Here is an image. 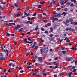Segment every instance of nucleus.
<instances>
[{"label": "nucleus", "instance_id": "51", "mask_svg": "<svg viewBox=\"0 0 77 77\" xmlns=\"http://www.w3.org/2000/svg\"><path fill=\"white\" fill-rule=\"evenodd\" d=\"M58 59V57H56L55 59V60H57Z\"/></svg>", "mask_w": 77, "mask_h": 77}, {"label": "nucleus", "instance_id": "52", "mask_svg": "<svg viewBox=\"0 0 77 77\" xmlns=\"http://www.w3.org/2000/svg\"><path fill=\"white\" fill-rule=\"evenodd\" d=\"M75 66H73L72 67V69H75Z\"/></svg>", "mask_w": 77, "mask_h": 77}, {"label": "nucleus", "instance_id": "38", "mask_svg": "<svg viewBox=\"0 0 77 77\" xmlns=\"http://www.w3.org/2000/svg\"><path fill=\"white\" fill-rule=\"evenodd\" d=\"M7 36H10V34L8 33H7L6 34Z\"/></svg>", "mask_w": 77, "mask_h": 77}, {"label": "nucleus", "instance_id": "33", "mask_svg": "<svg viewBox=\"0 0 77 77\" xmlns=\"http://www.w3.org/2000/svg\"><path fill=\"white\" fill-rule=\"evenodd\" d=\"M43 75H45H45H46V73H45L44 72H43L42 73Z\"/></svg>", "mask_w": 77, "mask_h": 77}, {"label": "nucleus", "instance_id": "4", "mask_svg": "<svg viewBox=\"0 0 77 77\" xmlns=\"http://www.w3.org/2000/svg\"><path fill=\"white\" fill-rule=\"evenodd\" d=\"M53 64L55 66H56L55 67L53 66V68H58V66L57 65V64H56V62H54L53 63Z\"/></svg>", "mask_w": 77, "mask_h": 77}, {"label": "nucleus", "instance_id": "11", "mask_svg": "<svg viewBox=\"0 0 77 77\" xmlns=\"http://www.w3.org/2000/svg\"><path fill=\"white\" fill-rule=\"evenodd\" d=\"M50 23H49L48 24H47L46 25H45V27H48V26H50L51 25Z\"/></svg>", "mask_w": 77, "mask_h": 77}, {"label": "nucleus", "instance_id": "1", "mask_svg": "<svg viewBox=\"0 0 77 77\" xmlns=\"http://www.w3.org/2000/svg\"><path fill=\"white\" fill-rule=\"evenodd\" d=\"M0 54H1L0 55V59H1V60H4L5 59V57H3L4 54L2 53H1Z\"/></svg>", "mask_w": 77, "mask_h": 77}, {"label": "nucleus", "instance_id": "37", "mask_svg": "<svg viewBox=\"0 0 77 77\" xmlns=\"http://www.w3.org/2000/svg\"><path fill=\"white\" fill-rule=\"evenodd\" d=\"M16 17H19L20 16V14H16Z\"/></svg>", "mask_w": 77, "mask_h": 77}, {"label": "nucleus", "instance_id": "63", "mask_svg": "<svg viewBox=\"0 0 77 77\" xmlns=\"http://www.w3.org/2000/svg\"><path fill=\"white\" fill-rule=\"evenodd\" d=\"M40 51H41V53H42V49H40Z\"/></svg>", "mask_w": 77, "mask_h": 77}, {"label": "nucleus", "instance_id": "20", "mask_svg": "<svg viewBox=\"0 0 77 77\" xmlns=\"http://www.w3.org/2000/svg\"><path fill=\"white\" fill-rule=\"evenodd\" d=\"M38 48H39L38 45L35 46V50H36L37 49H38Z\"/></svg>", "mask_w": 77, "mask_h": 77}, {"label": "nucleus", "instance_id": "24", "mask_svg": "<svg viewBox=\"0 0 77 77\" xmlns=\"http://www.w3.org/2000/svg\"><path fill=\"white\" fill-rule=\"evenodd\" d=\"M29 9H30L29 6L26 7V10H29Z\"/></svg>", "mask_w": 77, "mask_h": 77}, {"label": "nucleus", "instance_id": "8", "mask_svg": "<svg viewBox=\"0 0 77 77\" xmlns=\"http://www.w3.org/2000/svg\"><path fill=\"white\" fill-rule=\"evenodd\" d=\"M70 49L71 50H77V48L75 47H73L72 48H70Z\"/></svg>", "mask_w": 77, "mask_h": 77}, {"label": "nucleus", "instance_id": "14", "mask_svg": "<svg viewBox=\"0 0 77 77\" xmlns=\"http://www.w3.org/2000/svg\"><path fill=\"white\" fill-rule=\"evenodd\" d=\"M54 38H51V37L49 38V40H50V41H53V40H54Z\"/></svg>", "mask_w": 77, "mask_h": 77}, {"label": "nucleus", "instance_id": "19", "mask_svg": "<svg viewBox=\"0 0 77 77\" xmlns=\"http://www.w3.org/2000/svg\"><path fill=\"white\" fill-rule=\"evenodd\" d=\"M17 26L18 27V28H20L21 27V26L20 25H17Z\"/></svg>", "mask_w": 77, "mask_h": 77}, {"label": "nucleus", "instance_id": "2", "mask_svg": "<svg viewBox=\"0 0 77 77\" xmlns=\"http://www.w3.org/2000/svg\"><path fill=\"white\" fill-rule=\"evenodd\" d=\"M62 15V14L60 13H56L55 14V17H60Z\"/></svg>", "mask_w": 77, "mask_h": 77}, {"label": "nucleus", "instance_id": "12", "mask_svg": "<svg viewBox=\"0 0 77 77\" xmlns=\"http://www.w3.org/2000/svg\"><path fill=\"white\" fill-rule=\"evenodd\" d=\"M70 4H71L70 2H68L66 3V5L67 6H69V5H70Z\"/></svg>", "mask_w": 77, "mask_h": 77}, {"label": "nucleus", "instance_id": "29", "mask_svg": "<svg viewBox=\"0 0 77 77\" xmlns=\"http://www.w3.org/2000/svg\"><path fill=\"white\" fill-rule=\"evenodd\" d=\"M66 52V51H62V53H63V54H65Z\"/></svg>", "mask_w": 77, "mask_h": 77}, {"label": "nucleus", "instance_id": "47", "mask_svg": "<svg viewBox=\"0 0 77 77\" xmlns=\"http://www.w3.org/2000/svg\"><path fill=\"white\" fill-rule=\"evenodd\" d=\"M74 25H75H75H77V22H74Z\"/></svg>", "mask_w": 77, "mask_h": 77}, {"label": "nucleus", "instance_id": "41", "mask_svg": "<svg viewBox=\"0 0 77 77\" xmlns=\"http://www.w3.org/2000/svg\"><path fill=\"white\" fill-rule=\"evenodd\" d=\"M12 26V23H9L8 24V26Z\"/></svg>", "mask_w": 77, "mask_h": 77}, {"label": "nucleus", "instance_id": "60", "mask_svg": "<svg viewBox=\"0 0 77 77\" xmlns=\"http://www.w3.org/2000/svg\"><path fill=\"white\" fill-rule=\"evenodd\" d=\"M71 24H74V23L72 22L71 23Z\"/></svg>", "mask_w": 77, "mask_h": 77}, {"label": "nucleus", "instance_id": "55", "mask_svg": "<svg viewBox=\"0 0 77 77\" xmlns=\"http://www.w3.org/2000/svg\"><path fill=\"white\" fill-rule=\"evenodd\" d=\"M70 6H74V4H73V3L71 4L70 5Z\"/></svg>", "mask_w": 77, "mask_h": 77}, {"label": "nucleus", "instance_id": "30", "mask_svg": "<svg viewBox=\"0 0 77 77\" xmlns=\"http://www.w3.org/2000/svg\"><path fill=\"white\" fill-rule=\"evenodd\" d=\"M53 31V30L52 29V28H50V31H49V32H52Z\"/></svg>", "mask_w": 77, "mask_h": 77}, {"label": "nucleus", "instance_id": "7", "mask_svg": "<svg viewBox=\"0 0 77 77\" xmlns=\"http://www.w3.org/2000/svg\"><path fill=\"white\" fill-rule=\"evenodd\" d=\"M57 20H58V18H55L52 20V22L54 23V21H57Z\"/></svg>", "mask_w": 77, "mask_h": 77}, {"label": "nucleus", "instance_id": "64", "mask_svg": "<svg viewBox=\"0 0 77 77\" xmlns=\"http://www.w3.org/2000/svg\"><path fill=\"white\" fill-rule=\"evenodd\" d=\"M77 61L75 62V65H77Z\"/></svg>", "mask_w": 77, "mask_h": 77}, {"label": "nucleus", "instance_id": "49", "mask_svg": "<svg viewBox=\"0 0 77 77\" xmlns=\"http://www.w3.org/2000/svg\"><path fill=\"white\" fill-rule=\"evenodd\" d=\"M30 23V21H28L26 22V24H28V23Z\"/></svg>", "mask_w": 77, "mask_h": 77}, {"label": "nucleus", "instance_id": "26", "mask_svg": "<svg viewBox=\"0 0 77 77\" xmlns=\"http://www.w3.org/2000/svg\"><path fill=\"white\" fill-rule=\"evenodd\" d=\"M29 54H30V52H28L27 53H26L25 54L26 56H28Z\"/></svg>", "mask_w": 77, "mask_h": 77}, {"label": "nucleus", "instance_id": "61", "mask_svg": "<svg viewBox=\"0 0 77 77\" xmlns=\"http://www.w3.org/2000/svg\"><path fill=\"white\" fill-rule=\"evenodd\" d=\"M48 33V31H46L45 32V33Z\"/></svg>", "mask_w": 77, "mask_h": 77}, {"label": "nucleus", "instance_id": "3", "mask_svg": "<svg viewBox=\"0 0 77 77\" xmlns=\"http://www.w3.org/2000/svg\"><path fill=\"white\" fill-rule=\"evenodd\" d=\"M43 51L45 53H46L47 51H48V48L47 47H46L44 48L43 50Z\"/></svg>", "mask_w": 77, "mask_h": 77}, {"label": "nucleus", "instance_id": "28", "mask_svg": "<svg viewBox=\"0 0 77 77\" xmlns=\"http://www.w3.org/2000/svg\"><path fill=\"white\" fill-rule=\"evenodd\" d=\"M71 74H72V72H70L68 74V75H71Z\"/></svg>", "mask_w": 77, "mask_h": 77}, {"label": "nucleus", "instance_id": "59", "mask_svg": "<svg viewBox=\"0 0 77 77\" xmlns=\"http://www.w3.org/2000/svg\"><path fill=\"white\" fill-rule=\"evenodd\" d=\"M75 71H76V69H75L72 71V72H75Z\"/></svg>", "mask_w": 77, "mask_h": 77}, {"label": "nucleus", "instance_id": "57", "mask_svg": "<svg viewBox=\"0 0 77 77\" xmlns=\"http://www.w3.org/2000/svg\"><path fill=\"white\" fill-rule=\"evenodd\" d=\"M14 44H15V45H16V42L14 41Z\"/></svg>", "mask_w": 77, "mask_h": 77}, {"label": "nucleus", "instance_id": "21", "mask_svg": "<svg viewBox=\"0 0 77 77\" xmlns=\"http://www.w3.org/2000/svg\"><path fill=\"white\" fill-rule=\"evenodd\" d=\"M54 17H50V20H54Z\"/></svg>", "mask_w": 77, "mask_h": 77}, {"label": "nucleus", "instance_id": "45", "mask_svg": "<svg viewBox=\"0 0 77 77\" xmlns=\"http://www.w3.org/2000/svg\"><path fill=\"white\" fill-rule=\"evenodd\" d=\"M53 36V34H50V35H49V36L50 37H52V36Z\"/></svg>", "mask_w": 77, "mask_h": 77}, {"label": "nucleus", "instance_id": "6", "mask_svg": "<svg viewBox=\"0 0 77 77\" xmlns=\"http://www.w3.org/2000/svg\"><path fill=\"white\" fill-rule=\"evenodd\" d=\"M27 38H26L25 39V41L26 43H28V44H32V42H28L27 41Z\"/></svg>", "mask_w": 77, "mask_h": 77}, {"label": "nucleus", "instance_id": "36", "mask_svg": "<svg viewBox=\"0 0 77 77\" xmlns=\"http://www.w3.org/2000/svg\"><path fill=\"white\" fill-rule=\"evenodd\" d=\"M51 59H48L46 60V62H47L48 61H51Z\"/></svg>", "mask_w": 77, "mask_h": 77}, {"label": "nucleus", "instance_id": "58", "mask_svg": "<svg viewBox=\"0 0 77 77\" xmlns=\"http://www.w3.org/2000/svg\"><path fill=\"white\" fill-rule=\"evenodd\" d=\"M69 28H67L66 29V30L67 31H68V30H69Z\"/></svg>", "mask_w": 77, "mask_h": 77}, {"label": "nucleus", "instance_id": "56", "mask_svg": "<svg viewBox=\"0 0 77 77\" xmlns=\"http://www.w3.org/2000/svg\"><path fill=\"white\" fill-rule=\"evenodd\" d=\"M66 41H67V42H69V39H68L67 38V39Z\"/></svg>", "mask_w": 77, "mask_h": 77}, {"label": "nucleus", "instance_id": "35", "mask_svg": "<svg viewBox=\"0 0 77 77\" xmlns=\"http://www.w3.org/2000/svg\"><path fill=\"white\" fill-rule=\"evenodd\" d=\"M14 28L16 30H18V28L17 26L15 27Z\"/></svg>", "mask_w": 77, "mask_h": 77}, {"label": "nucleus", "instance_id": "44", "mask_svg": "<svg viewBox=\"0 0 77 77\" xmlns=\"http://www.w3.org/2000/svg\"><path fill=\"white\" fill-rule=\"evenodd\" d=\"M50 68H53V69H55L54 68H53V67L52 66H49Z\"/></svg>", "mask_w": 77, "mask_h": 77}, {"label": "nucleus", "instance_id": "10", "mask_svg": "<svg viewBox=\"0 0 77 77\" xmlns=\"http://www.w3.org/2000/svg\"><path fill=\"white\" fill-rule=\"evenodd\" d=\"M25 15L26 16H30V14L29 13L27 14L26 12H24Z\"/></svg>", "mask_w": 77, "mask_h": 77}, {"label": "nucleus", "instance_id": "43", "mask_svg": "<svg viewBox=\"0 0 77 77\" xmlns=\"http://www.w3.org/2000/svg\"><path fill=\"white\" fill-rule=\"evenodd\" d=\"M70 30L71 31H73L74 30V29L72 28L70 29Z\"/></svg>", "mask_w": 77, "mask_h": 77}, {"label": "nucleus", "instance_id": "31", "mask_svg": "<svg viewBox=\"0 0 77 77\" xmlns=\"http://www.w3.org/2000/svg\"><path fill=\"white\" fill-rule=\"evenodd\" d=\"M1 4H2V5H4V4H5L6 3V2H1Z\"/></svg>", "mask_w": 77, "mask_h": 77}, {"label": "nucleus", "instance_id": "42", "mask_svg": "<svg viewBox=\"0 0 77 77\" xmlns=\"http://www.w3.org/2000/svg\"><path fill=\"white\" fill-rule=\"evenodd\" d=\"M52 2L54 4H55L56 3V1H54V0H53Z\"/></svg>", "mask_w": 77, "mask_h": 77}, {"label": "nucleus", "instance_id": "17", "mask_svg": "<svg viewBox=\"0 0 77 77\" xmlns=\"http://www.w3.org/2000/svg\"><path fill=\"white\" fill-rule=\"evenodd\" d=\"M72 2H74L75 4L76 3V0H71Z\"/></svg>", "mask_w": 77, "mask_h": 77}, {"label": "nucleus", "instance_id": "34", "mask_svg": "<svg viewBox=\"0 0 77 77\" xmlns=\"http://www.w3.org/2000/svg\"><path fill=\"white\" fill-rule=\"evenodd\" d=\"M35 65L36 66H38L39 65V64L38 63H35Z\"/></svg>", "mask_w": 77, "mask_h": 77}, {"label": "nucleus", "instance_id": "13", "mask_svg": "<svg viewBox=\"0 0 77 77\" xmlns=\"http://www.w3.org/2000/svg\"><path fill=\"white\" fill-rule=\"evenodd\" d=\"M42 57H39L38 58V60L40 61V62H41V61H42Z\"/></svg>", "mask_w": 77, "mask_h": 77}, {"label": "nucleus", "instance_id": "9", "mask_svg": "<svg viewBox=\"0 0 77 77\" xmlns=\"http://www.w3.org/2000/svg\"><path fill=\"white\" fill-rule=\"evenodd\" d=\"M36 44V42H34V44H33V46L32 47V48H33V47H35Z\"/></svg>", "mask_w": 77, "mask_h": 77}, {"label": "nucleus", "instance_id": "48", "mask_svg": "<svg viewBox=\"0 0 77 77\" xmlns=\"http://www.w3.org/2000/svg\"><path fill=\"white\" fill-rule=\"evenodd\" d=\"M38 27H37L35 28V30H38Z\"/></svg>", "mask_w": 77, "mask_h": 77}, {"label": "nucleus", "instance_id": "46", "mask_svg": "<svg viewBox=\"0 0 77 77\" xmlns=\"http://www.w3.org/2000/svg\"><path fill=\"white\" fill-rule=\"evenodd\" d=\"M20 73H23L24 72V71L22 70L20 71Z\"/></svg>", "mask_w": 77, "mask_h": 77}, {"label": "nucleus", "instance_id": "32", "mask_svg": "<svg viewBox=\"0 0 77 77\" xmlns=\"http://www.w3.org/2000/svg\"><path fill=\"white\" fill-rule=\"evenodd\" d=\"M61 8H58L57 9V11H60Z\"/></svg>", "mask_w": 77, "mask_h": 77}, {"label": "nucleus", "instance_id": "39", "mask_svg": "<svg viewBox=\"0 0 77 77\" xmlns=\"http://www.w3.org/2000/svg\"><path fill=\"white\" fill-rule=\"evenodd\" d=\"M62 50H65V49H66V48L65 47H62Z\"/></svg>", "mask_w": 77, "mask_h": 77}, {"label": "nucleus", "instance_id": "22", "mask_svg": "<svg viewBox=\"0 0 77 77\" xmlns=\"http://www.w3.org/2000/svg\"><path fill=\"white\" fill-rule=\"evenodd\" d=\"M61 15H64V16H65L66 15V13L65 12H63Z\"/></svg>", "mask_w": 77, "mask_h": 77}, {"label": "nucleus", "instance_id": "25", "mask_svg": "<svg viewBox=\"0 0 77 77\" xmlns=\"http://www.w3.org/2000/svg\"><path fill=\"white\" fill-rule=\"evenodd\" d=\"M69 21L70 22H72V21H73V19H69Z\"/></svg>", "mask_w": 77, "mask_h": 77}, {"label": "nucleus", "instance_id": "53", "mask_svg": "<svg viewBox=\"0 0 77 77\" xmlns=\"http://www.w3.org/2000/svg\"><path fill=\"white\" fill-rule=\"evenodd\" d=\"M66 23H69V21L68 20H67L66 22Z\"/></svg>", "mask_w": 77, "mask_h": 77}, {"label": "nucleus", "instance_id": "18", "mask_svg": "<svg viewBox=\"0 0 77 77\" xmlns=\"http://www.w3.org/2000/svg\"><path fill=\"white\" fill-rule=\"evenodd\" d=\"M14 5L16 7H17V8H18V4L17 3H16L14 4Z\"/></svg>", "mask_w": 77, "mask_h": 77}, {"label": "nucleus", "instance_id": "40", "mask_svg": "<svg viewBox=\"0 0 77 77\" xmlns=\"http://www.w3.org/2000/svg\"><path fill=\"white\" fill-rule=\"evenodd\" d=\"M38 8H41V5H39V6H38Z\"/></svg>", "mask_w": 77, "mask_h": 77}, {"label": "nucleus", "instance_id": "50", "mask_svg": "<svg viewBox=\"0 0 77 77\" xmlns=\"http://www.w3.org/2000/svg\"><path fill=\"white\" fill-rule=\"evenodd\" d=\"M67 10H68V9L66 8H65L64 9V11H65V12H66V11H67Z\"/></svg>", "mask_w": 77, "mask_h": 77}, {"label": "nucleus", "instance_id": "5", "mask_svg": "<svg viewBox=\"0 0 77 77\" xmlns=\"http://www.w3.org/2000/svg\"><path fill=\"white\" fill-rule=\"evenodd\" d=\"M66 60H69V61H71V60H72V58L67 57H66Z\"/></svg>", "mask_w": 77, "mask_h": 77}, {"label": "nucleus", "instance_id": "54", "mask_svg": "<svg viewBox=\"0 0 77 77\" xmlns=\"http://www.w3.org/2000/svg\"><path fill=\"white\" fill-rule=\"evenodd\" d=\"M26 16H22L21 18H25Z\"/></svg>", "mask_w": 77, "mask_h": 77}, {"label": "nucleus", "instance_id": "62", "mask_svg": "<svg viewBox=\"0 0 77 77\" xmlns=\"http://www.w3.org/2000/svg\"><path fill=\"white\" fill-rule=\"evenodd\" d=\"M35 15H36V13H35L33 14V16H35Z\"/></svg>", "mask_w": 77, "mask_h": 77}, {"label": "nucleus", "instance_id": "15", "mask_svg": "<svg viewBox=\"0 0 77 77\" xmlns=\"http://www.w3.org/2000/svg\"><path fill=\"white\" fill-rule=\"evenodd\" d=\"M23 30V29L22 28H20L19 29V32H22V31Z\"/></svg>", "mask_w": 77, "mask_h": 77}, {"label": "nucleus", "instance_id": "16", "mask_svg": "<svg viewBox=\"0 0 77 77\" xmlns=\"http://www.w3.org/2000/svg\"><path fill=\"white\" fill-rule=\"evenodd\" d=\"M6 51L7 52V53H6V56H8L9 54L8 53V50H6Z\"/></svg>", "mask_w": 77, "mask_h": 77}, {"label": "nucleus", "instance_id": "27", "mask_svg": "<svg viewBox=\"0 0 77 77\" xmlns=\"http://www.w3.org/2000/svg\"><path fill=\"white\" fill-rule=\"evenodd\" d=\"M45 3V1H42V2H40V3L41 4H44V3Z\"/></svg>", "mask_w": 77, "mask_h": 77}, {"label": "nucleus", "instance_id": "23", "mask_svg": "<svg viewBox=\"0 0 77 77\" xmlns=\"http://www.w3.org/2000/svg\"><path fill=\"white\" fill-rule=\"evenodd\" d=\"M64 1H63L62 2H61V4L62 5L64 4L65 3V2H64Z\"/></svg>", "mask_w": 77, "mask_h": 77}]
</instances>
